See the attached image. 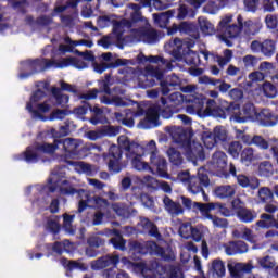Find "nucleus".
<instances>
[{"mask_svg": "<svg viewBox=\"0 0 278 278\" xmlns=\"http://www.w3.org/2000/svg\"><path fill=\"white\" fill-rule=\"evenodd\" d=\"M182 92L189 94V105L187 106L188 114H198L200 118H205V116H214L215 118H227L229 112L218 106L214 100H208L205 106V98L202 94L197 93V87L188 85L181 88ZM230 115V114H229ZM231 116V115H230Z\"/></svg>", "mask_w": 278, "mask_h": 278, "instance_id": "obj_1", "label": "nucleus"}, {"mask_svg": "<svg viewBox=\"0 0 278 278\" xmlns=\"http://www.w3.org/2000/svg\"><path fill=\"white\" fill-rule=\"evenodd\" d=\"M60 147H63L65 151V157H75L77 155V149H79V141L75 139H65L63 142L54 140V143H39L35 146V149L28 148L24 153V157L27 162H38V155L40 153H55Z\"/></svg>", "mask_w": 278, "mask_h": 278, "instance_id": "obj_2", "label": "nucleus"}, {"mask_svg": "<svg viewBox=\"0 0 278 278\" xmlns=\"http://www.w3.org/2000/svg\"><path fill=\"white\" fill-rule=\"evenodd\" d=\"M151 64H159L157 65H148L146 67V74L140 75L139 77V86L140 88H153L155 86V80H153V77L156 79H162V72L164 68H167L168 71H172L173 64L168 62V60H164L160 56H149L148 59Z\"/></svg>", "mask_w": 278, "mask_h": 278, "instance_id": "obj_3", "label": "nucleus"}, {"mask_svg": "<svg viewBox=\"0 0 278 278\" xmlns=\"http://www.w3.org/2000/svg\"><path fill=\"white\" fill-rule=\"evenodd\" d=\"M231 21H232V16L226 15L224 18H222L217 28L219 38L224 40V42H227V45H229V41H228L229 38H236V36L240 34L241 27L253 26V22L251 20H248L243 23L244 18L242 17V15H239L237 17L239 26L230 25L229 23H231Z\"/></svg>", "mask_w": 278, "mask_h": 278, "instance_id": "obj_4", "label": "nucleus"}, {"mask_svg": "<svg viewBox=\"0 0 278 278\" xmlns=\"http://www.w3.org/2000/svg\"><path fill=\"white\" fill-rule=\"evenodd\" d=\"M45 99V90L38 89L30 98V101L27 103L26 108L28 112L31 113L33 118H39V121H45V115L47 112L51 111V108L55 105L53 99H49L42 102Z\"/></svg>", "mask_w": 278, "mask_h": 278, "instance_id": "obj_5", "label": "nucleus"}, {"mask_svg": "<svg viewBox=\"0 0 278 278\" xmlns=\"http://www.w3.org/2000/svg\"><path fill=\"white\" fill-rule=\"evenodd\" d=\"M92 60H94V56L91 53H83V59L66 58L61 59L60 61H49L47 59H43L41 61V64H43L41 71L45 68H66L68 66H74V68H78V71H84V68H88V63L86 62H92Z\"/></svg>", "mask_w": 278, "mask_h": 278, "instance_id": "obj_6", "label": "nucleus"}, {"mask_svg": "<svg viewBox=\"0 0 278 278\" xmlns=\"http://www.w3.org/2000/svg\"><path fill=\"white\" fill-rule=\"evenodd\" d=\"M198 177L199 179L194 176H190V173L188 172L178 174V180L188 187L191 194L203 192V187L201 186H210V177L207 176V170H205V168L202 167L198 170Z\"/></svg>", "mask_w": 278, "mask_h": 278, "instance_id": "obj_7", "label": "nucleus"}, {"mask_svg": "<svg viewBox=\"0 0 278 278\" xmlns=\"http://www.w3.org/2000/svg\"><path fill=\"white\" fill-rule=\"evenodd\" d=\"M227 112L232 123H247V121H256L257 118V111L251 103L245 104L242 110L238 104H230Z\"/></svg>", "mask_w": 278, "mask_h": 278, "instance_id": "obj_8", "label": "nucleus"}, {"mask_svg": "<svg viewBox=\"0 0 278 278\" xmlns=\"http://www.w3.org/2000/svg\"><path fill=\"white\" fill-rule=\"evenodd\" d=\"M160 114L163 118H170V116H173V112H170V110L168 109L160 113V106L154 104L148 109L146 113V119L143 122H140L137 125V127L139 129H149L151 127H157Z\"/></svg>", "mask_w": 278, "mask_h": 278, "instance_id": "obj_9", "label": "nucleus"}, {"mask_svg": "<svg viewBox=\"0 0 278 278\" xmlns=\"http://www.w3.org/2000/svg\"><path fill=\"white\" fill-rule=\"evenodd\" d=\"M147 153H150V162L152 166H156L160 177H168V174H166V160L157 154V147L154 140L149 141L143 148V155H147Z\"/></svg>", "mask_w": 278, "mask_h": 278, "instance_id": "obj_10", "label": "nucleus"}, {"mask_svg": "<svg viewBox=\"0 0 278 278\" xmlns=\"http://www.w3.org/2000/svg\"><path fill=\"white\" fill-rule=\"evenodd\" d=\"M127 157L128 160H130L131 162V166L132 168H135V170H150L151 166H149V163H147V161H144V148L140 144H134L130 148V153H127Z\"/></svg>", "mask_w": 278, "mask_h": 278, "instance_id": "obj_11", "label": "nucleus"}, {"mask_svg": "<svg viewBox=\"0 0 278 278\" xmlns=\"http://www.w3.org/2000/svg\"><path fill=\"white\" fill-rule=\"evenodd\" d=\"M132 251L135 253H141L142 255L147 253H154L155 255H161L163 260H175V254H166V251H164V249L160 248V245L153 241H149L147 243L135 242L132 243Z\"/></svg>", "mask_w": 278, "mask_h": 278, "instance_id": "obj_12", "label": "nucleus"}, {"mask_svg": "<svg viewBox=\"0 0 278 278\" xmlns=\"http://www.w3.org/2000/svg\"><path fill=\"white\" fill-rule=\"evenodd\" d=\"M58 188H60L62 194H73V192H75V189L68 186V180L64 179V176L60 178V175L52 173L46 186V190L55 192Z\"/></svg>", "mask_w": 278, "mask_h": 278, "instance_id": "obj_13", "label": "nucleus"}, {"mask_svg": "<svg viewBox=\"0 0 278 278\" xmlns=\"http://www.w3.org/2000/svg\"><path fill=\"white\" fill-rule=\"evenodd\" d=\"M121 157H123V152L121 151V148L117 146H111L109 150V170H112V173H121Z\"/></svg>", "mask_w": 278, "mask_h": 278, "instance_id": "obj_14", "label": "nucleus"}, {"mask_svg": "<svg viewBox=\"0 0 278 278\" xmlns=\"http://www.w3.org/2000/svg\"><path fill=\"white\" fill-rule=\"evenodd\" d=\"M177 31L180 34H189L194 40H199V30L197 29V25L192 23L182 22L179 26L173 25L172 28H168L167 34L168 36H173V34H177Z\"/></svg>", "mask_w": 278, "mask_h": 278, "instance_id": "obj_15", "label": "nucleus"}, {"mask_svg": "<svg viewBox=\"0 0 278 278\" xmlns=\"http://www.w3.org/2000/svg\"><path fill=\"white\" fill-rule=\"evenodd\" d=\"M253 263H238L230 261L228 263V270L232 278H242L244 273H251Z\"/></svg>", "mask_w": 278, "mask_h": 278, "instance_id": "obj_16", "label": "nucleus"}, {"mask_svg": "<svg viewBox=\"0 0 278 278\" xmlns=\"http://www.w3.org/2000/svg\"><path fill=\"white\" fill-rule=\"evenodd\" d=\"M188 43H184V41H180L179 38H176L165 45V51H167V53H170V55H173L175 60H179V58L184 55V49H188Z\"/></svg>", "mask_w": 278, "mask_h": 278, "instance_id": "obj_17", "label": "nucleus"}, {"mask_svg": "<svg viewBox=\"0 0 278 278\" xmlns=\"http://www.w3.org/2000/svg\"><path fill=\"white\" fill-rule=\"evenodd\" d=\"M144 24L147 25V27L141 28L139 30H135L132 33V36L137 40H141L142 42H148L149 45H151V42H155L157 34L155 33V30L149 28V23H147V20H144Z\"/></svg>", "mask_w": 278, "mask_h": 278, "instance_id": "obj_18", "label": "nucleus"}, {"mask_svg": "<svg viewBox=\"0 0 278 278\" xmlns=\"http://www.w3.org/2000/svg\"><path fill=\"white\" fill-rule=\"evenodd\" d=\"M256 121H260L265 127H275L278 123V116L270 112V110L264 109L256 113Z\"/></svg>", "mask_w": 278, "mask_h": 278, "instance_id": "obj_19", "label": "nucleus"}, {"mask_svg": "<svg viewBox=\"0 0 278 278\" xmlns=\"http://www.w3.org/2000/svg\"><path fill=\"white\" fill-rule=\"evenodd\" d=\"M186 155L190 160H205V154L203 153V146H201V143L197 141L187 144Z\"/></svg>", "mask_w": 278, "mask_h": 278, "instance_id": "obj_20", "label": "nucleus"}, {"mask_svg": "<svg viewBox=\"0 0 278 278\" xmlns=\"http://www.w3.org/2000/svg\"><path fill=\"white\" fill-rule=\"evenodd\" d=\"M180 203H182L184 207H186L187 210L195 212V214H199L200 212L201 216H203L205 210H207V206L210 205V203L203 204L199 202H193L190 200V198H186V195L180 197Z\"/></svg>", "mask_w": 278, "mask_h": 278, "instance_id": "obj_21", "label": "nucleus"}, {"mask_svg": "<svg viewBox=\"0 0 278 278\" xmlns=\"http://www.w3.org/2000/svg\"><path fill=\"white\" fill-rule=\"evenodd\" d=\"M211 165L214 170L223 173L227 168V154L223 151H217L213 154Z\"/></svg>", "mask_w": 278, "mask_h": 278, "instance_id": "obj_22", "label": "nucleus"}, {"mask_svg": "<svg viewBox=\"0 0 278 278\" xmlns=\"http://www.w3.org/2000/svg\"><path fill=\"white\" fill-rule=\"evenodd\" d=\"M222 249L226 255H237V253H247L249 251L247 243L243 241L224 243Z\"/></svg>", "mask_w": 278, "mask_h": 278, "instance_id": "obj_23", "label": "nucleus"}, {"mask_svg": "<svg viewBox=\"0 0 278 278\" xmlns=\"http://www.w3.org/2000/svg\"><path fill=\"white\" fill-rule=\"evenodd\" d=\"M216 207V204L214 203H208V205L206 206L204 213L202 214V218L204 220H211L214 225V227H227L228 223H227V219L225 218H218L212 214H210V212L212 210H214Z\"/></svg>", "mask_w": 278, "mask_h": 278, "instance_id": "obj_24", "label": "nucleus"}, {"mask_svg": "<svg viewBox=\"0 0 278 278\" xmlns=\"http://www.w3.org/2000/svg\"><path fill=\"white\" fill-rule=\"evenodd\" d=\"M188 3L193 5V8H201L203 3H206L204 7V12L207 14H216L218 12V7L214 1H207V0H187Z\"/></svg>", "mask_w": 278, "mask_h": 278, "instance_id": "obj_25", "label": "nucleus"}, {"mask_svg": "<svg viewBox=\"0 0 278 278\" xmlns=\"http://www.w3.org/2000/svg\"><path fill=\"white\" fill-rule=\"evenodd\" d=\"M86 198H81L79 205H78V212H84L86 210V205L89 207H92V203H96L98 207H103V205H108V201L101 199V198H96L94 200L90 199L88 195H85Z\"/></svg>", "mask_w": 278, "mask_h": 278, "instance_id": "obj_26", "label": "nucleus"}, {"mask_svg": "<svg viewBox=\"0 0 278 278\" xmlns=\"http://www.w3.org/2000/svg\"><path fill=\"white\" fill-rule=\"evenodd\" d=\"M126 18H130L132 23H137V21H144L140 13V7L138 4H130L125 14Z\"/></svg>", "mask_w": 278, "mask_h": 278, "instance_id": "obj_27", "label": "nucleus"}, {"mask_svg": "<svg viewBox=\"0 0 278 278\" xmlns=\"http://www.w3.org/2000/svg\"><path fill=\"white\" fill-rule=\"evenodd\" d=\"M210 271L212 273L213 277H225V263L220 260H214L210 266Z\"/></svg>", "mask_w": 278, "mask_h": 278, "instance_id": "obj_28", "label": "nucleus"}, {"mask_svg": "<svg viewBox=\"0 0 278 278\" xmlns=\"http://www.w3.org/2000/svg\"><path fill=\"white\" fill-rule=\"evenodd\" d=\"M163 202L167 212H169L172 216H179V214H184V207H181V204L173 202L169 198H164Z\"/></svg>", "mask_w": 278, "mask_h": 278, "instance_id": "obj_29", "label": "nucleus"}, {"mask_svg": "<svg viewBox=\"0 0 278 278\" xmlns=\"http://www.w3.org/2000/svg\"><path fill=\"white\" fill-rule=\"evenodd\" d=\"M118 134V128H114L112 126H106L104 127L102 132H98V131H90L88 134V138L90 140H99V138H101V136H117Z\"/></svg>", "mask_w": 278, "mask_h": 278, "instance_id": "obj_30", "label": "nucleus"}, {"mask_svg": "<svg viewBox=\"0 0 278 278\" xmlns=\"http://www.w3.org/2000/svg\"><path fill=\"white\" fill-rule=\"evenodd\" d=\"M215 194L219 199H229V197H233V194H236V187L230 185L217 187L215 189Z\"/></svg>", "mask_w": 278, "mask_h": 278, "instance_id": "obj_31", "label": "nucleus"}, {"mask_svg": "<svg viewBox=\"0 0 278 278\" xmlns=\"http://www.w3.org/2000/svg\"><path fill=\"white\" fill-rule=\"evenodd\" d=\"M237 181L242 188H252V190H255V188L260 187L257 178H249L244 175H239Z\"/></svg>", "mask_w": 278, "mask_h": 278, "instance_id": "obj_32", "label": "nucleus"}, {"mask_svg": "<svg viewBox=\"0 0 278 278\" xmlns=\"http://www.w3.org/2000/svg\"><path fill=\"white\" fill-rule=\"evenodd\" d=\"M190 47H192V45L187 46L188 51L182 54L185 55V62L191 66H199V64H201V59L197 52L190 50Z\"/></svg>", "mask_w": 278, "mask_h": 278, "instance_id": "obj_33", "label": "nucleus"}, {"mask_svg": "<svg viewBox=\"0 0 278 278\" xmlns=\"http://www.w3.org/2000/svg\"><path fill=\"white\" fill-rule=\"evenodd\" d=\"M173 16H175V11H173V10L161 13L159 15L153 14V18H154L155 23H157V25H160L161 27L168 25V22L170 21V18H173Z\"/></svg>", "mask_w": 278, "mask_h": 278, "instance_id": "obj_34", "label": "nucleus"}, {"mask_svg": "<svg viewBox=\"0 0 278 278\" xmlns=\"http://www.w3.org/2000/svg\"><path fill=\"white\" fill-rule=\"evenodd\" d=\"M198 23H199L200 29H201L202 34H204V36H212V34H214V31H215L214 24H212L210 21H207V18L199 17Z\"/></svg>", "mask_w": 278, "mask_h": 278, "instance_id": "obj_35", "label": "nucleus"}, {"mask_svg": "<svg viewBox=\"0 0 278 278\" xmlns=\"http://www.w3.org/2000/svg\"><path fill=\"white\" fill-rule=\"evenodd\" d=\"M167 131L172 136L173 140H175V142H184V140H186V132L181 127H168Z\"/></svg>", "mask_w": 278, "mask_h": 278, "instance_id": "obj_36", "label": "nucleus"}, {"mask_svg": "<svg viewBox=\"0 0 278 278\" xmlns=\"http://www.w3.org/2000/svg\"><path fill=\"white\" fill-rule=\"evenodd\" d=\"M52 101L54 105H66L68 103V96L62 94V91L58 88L52 89Z\"/></svg>", "mask_w": 278, "mask_h": 278, "instance_id": "obj_37", "label": "nucleus"}, {"mask_svg": "<svg viewBox=\"0 0 278 278\" xmlns=\"http://www.w3.org/2000/svg\"><path fill=\"white\" fill-rule=\"evenodd\" d=\"M167 156L174 166H179L184 163V156H181V152L175 148H169L167 150Z\"/></svg>", "mask_w": 278, "mask_h": 278, "instance_id": "obj_38", "label": "nucleus"}, {"mask_svg": "<svg viewBox=\"0 0 278 278\" xmlns=\"http://www.w3.org/2000/svg\"><path fill=\"white\" fill-rule=\"evenodd\" d=\"M174 86H179V77H177L176 75L172 76V81L170 78H167L166 83H161L162 93L168 94V92L173 90Z\"/></svg>", "mask_w": 278, "mask_h": 278, "instance_id": "obj_39", "label": "nucleus"}, {"mask_svg": "<svg viewBox=\"0 0 278 278\" xmlns=\"http://www.w3.org/2000/svg\"><path fill=\"white\" fill-rule=\"evenodd\" d=\"M135 271L141 273V275L144 278H155L153 277V268H149V266H147V263H143V262H139L135 264Z\"/></svg>", "mask_w": 278, "mask_h": 278, "instance_id": "obj_40", "label": "nucleus"}, {"mask_svg": "<svg viewBox=\"0 0 278 278\" xmlns=\"http://www.w3.org/2000/svg\"><path fill=\"white\" fill-rule=\"evenodd\" d=\"M255 160V153L253 148H244L241 152V162L244 166H250V164Z\"/></svg>", "mask_w": 278, "mask_h": 278, "instance_id": "obj_41", "label": "nucleus"}, {"mask_svg": "<svg viewBox=\"0 0 278 278\" xmlns=\"http://www.w3.org/2000/svg\"><path fill=\"white\" fill-rule=\"evenodd\" d=\"M261 220L257 222V227L261 229H268L269 227H277L275 224V218L268 214H263Z\"/></svg>", "mask_w": 278, "mask_h": 278, "instance_id": "obj_42", "label": "nucleus"}, {"mask_svg": "<svg viewBox=\"0 0 278 278\" xmlns=\"http://www.w3.org/2000/svg\"><path fill=\"white\" fill-rule=\"evenodd\" d=\"M277 43L274 40L267 39L263 42V54L270 58L275 54Z\"/></svg>", "mask_w": 278, "mask_h": 278, "instance_id": "obj_43", "label": "nucleus"}, {"mask_svg": "<svg viewBox=\"0 0 278 278\" xmlns=\"http://www.w3.org/2000/svg\"><path fill=\"white\" fill-rule=\"evenodd\" d=\"M141 225L144 229V231L147 233H149L150 236H154V238H157L160 236V233L157 232V228L155 227V225H153V223H151V220H149L148 218H143L141 220Z\"/></svg>", "mask_w": 278, "mask_h": 278, "instance_id": "obj_44", "label": "nucleus"}, {"mask_svg": "<svg viewBox=\"0 0 278 278\" xmlns=\"http://www.w3.org/2000/svg\"><path fill=\"white\" fill-rule=\"evenodd\" d=\"M213 137L216 142H225L227 140V128L223 126H217L213 130Z\"/></svg>", "mask_w": 278, "mask_h": 278, "instance_id": "obj_45", "label": "nucleus"}, {"mask_svg": "<svg viewBox=\"0 0 278 278\" xmlns=\"http://www.w3.org/2000/svg\"><path fill=\"white\" fill-rule=\"evenodd\" d=\"M202 142H203L204 147H206V149H214V147H216L217 141H216L214 135H212V132L204 131L202 134Z\"/></svg>", "mask_w": 278, "mask_h": 278, "instance_id": "obj_46", "label": "nucleus"}, {"mask_svg": "<svg viewBox=\"0 0 278 278\" xmlns=\"http://www.w3.org/2000/svg\"><path fill=\"white\" fill-rule=\"evenodd\" d=\"M132 181H135V184H139V186H148V187H153L157 184V180H155V178L151 176H146L143 178L134 177Z\"/></svg>", "mask_w": 278, "mask_h": 278, "instance_id": "obj_47", "label": "nucleus"}, {"mask_svg": "<svg viewBox=\"0 0 278 278\" xmlns=\"http://www.w3.org/2000/svg\"><path fill=\"white\" fill-rule=\"evenodd\" d=\"M237 216L242 223H251L255 218V215L247 208H240Z\"/></svg>", "mask_w": 278, "mask_h": 278, "instance_id": "obj_48", "label": "nucleus"}, {"mask_svg": "<svg viewBox=\"0 0 278 278\" xmlns=\"http://www.w3.org/2000/svg\"><path fill=\"white\" fill-rule=\"evenodd\" d=\"M245 144H255L260 149H268V141L260 136H254L251 140H245Z\"/></svg>", "mask_w": 278, "mask_h": 278, "instance_id": "obj_49", "label": "nucleus"}, {"mask_svg": "<svg viewBox=\"0 0 278 278\" xmlns=\"http://www.w3.org/2000/svg\"><path fill=\"white\" fill-rule=\"evenodd\" d=\"M115 118L126 125V127H134V118L129 117V113H115Z\"/></svg>", "mask_w": 278, "mask_h": 278, "instance_id": "obj_50", "label": "nucleus"}, {"mask_svg": "<svg viewBox=\"0 0 278 278\" xmlns=\"http://www.w3.org/2000/svg\"><path fill=\"white\" fill-rule=\"evenodd\" d=\"M197 13H194L193 10L188 9L186 4H181L178 9V15L177 18L180 21L186 18L187 16H190L191 18H194Z\"/></svg>", "mask_w": 278, "mask_h": 278, "instance_id": "obj_51", "label": "nucleus"}, {"mask_svg": "<svg viewBox=\"0 0 278 278\" xmlns=\"http://www.w3.org/2000/svg\"><path fill=\"white\" fill-rule=\"evenodd\" d=\"M258 170L263 177H270L275 169L273 168V164L269 162H263L260 164Z\"/></svg>", "mask_w": 278, "mask_h": 278, "instance_id": "obj_52", "label": "nucleus"}, {"mask_svg": "<svg viewBox=\"0 0 278 278\" xmlns=\"http://www.w3.org/2000/svg\"><path fill=\"white\" fill-rule=\"evenodd\" d=\"M240 151H242V144L238 141H233L228 147V153L235 159L240 156Z\"/></svg>", "mask_w": 278, "mask_h": 278, "instance_id": "obj_53", "label": "nucleus"}, {"mask_svg": "<svg viewBox=\"0 0 278 278\" xmlns=\"http://www.w3.org/2000/svg\"><path fill=\"white\" fill-rule=\"evenodd\" d=\"M74 218H75L74 215H67V214L63 215V220H64L63 227H64L65 231L71 235L75 233V229H73V226H72Z\"/></svg>", "mask_w": 278, "mask_h": 278, "instance_id": "obj_54", "label": "nucleus"}, {"mask_svg": "<svg viewBox=\"0 0 278 278\" xmlns=\"http://www.w3.org/2000/svg\"><path fill=\"white\" fill-rule=\"evenodd\" d=\"M263 92L265 97H268L269 99H275V97H277V88L270 83H265L263 85Z\"/></svg>", "mask_w": 278, "mask_h": 278, "instance_id": "obj_55", "label": "nucleus"}, {"mask_svg": "<svg viewBox=\"0 0 278 278\" xmlns=\"http://www.w3.org/2000/svg\"><path fill=\"white\" fill-rule=\"evenodd\" d=\"M192 225L190 223H185L180 226L179 235L181 238L188 239L192 237Z\"/></svg>", "mask_w": 278, "mask_h": 278, "instance_id": "obj_56", "label": "nucleus"}, {"mask_svg": "<svg viewBox=\"0 0 278 278\" xmlns=\"http://www.w3.org/2000/svg\"><path fill=\"white\" fill-rule=\"evenodd\" d=\"M118 146L121 147V149H125L126 151H128V153H131V147L134 144H138V143H130L129 138H127V136H119L118 139Z\"/></svg>", "mask_w": 278, "mask_h": 278, "instance_id": "obj_57", "label": "nucleus"}, {"mask_svg": "<svg viewBox=\"0 0 278 278\" xmlns=\"http://www.w3.org/2000/svg\"><path fill=\"white\" fill-rule=\"evenodd\" d=\"M63 265L66 266L70 270H86V265L75 261H63Z\"/></svg>", "mask_w": 278, "mask_h": 278, "instance_id": "obj_58", "label": "nucleus"}, {"mask_svg": "<svg viewBox=\"0 0 278 278\" xmlns=\"http://www.w3.org/2000/svg\"><path fill=\"white\" fill-rule=\"evenodd\" d=\"M258 198L261 199V201H263V203H268V201H273V192L270 191V189L264 187L260 189Z\"/></svg>", "mask_w": 278, "mask_h": 278, "instance_id": "obj_59", "label": "nucleus"}, {"mask_svg": "<svg viewBox=\"0 0 278 278\" xmlns=\"http://www.w3.org/2000/svg\"><path fill=\"white\" fill-rule=\"evenodd\" d=\"M233 56V53L231 50H225L224 51V58L223 56H217V62L219 66H225L231 62V58Z\"/></svg>", "mask_w": 278, "mask_h": 278, "instance_id": "obj_60", "label": "nucleus"}, {"mask_svg": "<svg viewBox=\"0 0 278 278\" xmlns=\"http://www.w3.org/2000/svg\"><path fill=\"white\" fill-rule=\"evenodd\" d=\"M265 24L268 29H278V18L276 15L268 14L265 17Z\"/></svg>", "mask_w": 278, "mask_h": 278, "instance_id": "obj_61", "label": "nucleus"}, {"mask_svg": "<svg viewBox=\"0 0 278 278\" xmlns=\"http://www.w3.org/2000/svg\"><path fill=\"white\" fill-rule=\"evenodd\" d=\"M111 242L115 249H119V251H123L125 249V240L123 237L117 236L113 239H111Z\"/></svg>", "mask_w": 278, "mask_h": 278, "instance_id": "obj_62", "label": "nucleus"}, {"mask_svg": "<svg viewBox=\"0 0 278 278\" xmlns=\"http://www.w3.org/2000/svg\"><path fill=\"white\" fill-rule=\"evenodd\" d=\"M258 263L263 268H275V260L269 256L258 260Z\"/></svg>", "mask_w": 278, "mask_h": 278, "instance_id": "obj_63", "label": "nucleus"}, {"mask_svg": "<svg viewBox=\"0 0 278 278\" xmlns=\"http://www.w3.org/2000/svg\"><path fill=\"white\" fill-rule=\"evenodd\" d=\"M64 116H66V111H64V110H54L50 114V121H62V118H64Z\"/></svg>", "mask_w": 278, "mask_h": 278, "instance_id": "obj_64", "label": "nucleus"}]
</instances>
